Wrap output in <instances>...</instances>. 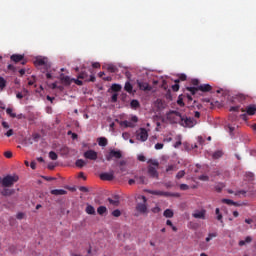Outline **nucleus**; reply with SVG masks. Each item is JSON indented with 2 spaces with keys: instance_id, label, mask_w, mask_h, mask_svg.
<instances>
[{
  "instance_id": "40",
  "label": "nucleus",
  "mask_w": 256,
  "mask_h": 256,
  "mask_svg": "<svg viewBox=\"0 0 256 256\" xmlns=\"http://www.w3.org/2000/svg\"><path fill=\"white\" fill-rule=\"evenodd\" d=\"M40 138H41V135H39V134H34V135L32 136V140H33L35 143H37V141H39Z\"/></svg>"
},
{
  "instance_id": "24",
  "label": "nucleus",
  "mask_w": 256,
  "mask_h": 256,
  "mask_svg": "<svg viewBox=\"0 0 256 256\" xmlns=\"http://www.w3.org/2000/svg\"><path fill=\"white\" fill-rule=\"evenodd\" d=\"M111 152H112V157H115V159H121V157H123V155L121 154V151L111 150Z\"/></svg>"
},
{
  "instance_id": "3",
  "label": "nucleus",
  "mask_w": 256,
  "mask_h": 256,
  "mask_svg": "<svg viewBox=\"0 0 256 256\" xmlns=\"http://www.w3.org/2000/svg\"><path fill=\"white\" fill-rule=\"evenodd\" d=\"M17 181H19V176L7 175L2 179V187H13Z\"/></svg>"
},
{
  "instance_id": "16",
  "label": "nucleus",
  "mask_w": 256,
  "mask_h": 256,
  "mask_svg": "<svg viewBox=\"0 0 256 256\" xmlns=\"http://www.w3.org/2000/svg\"><path fill=\"white\" fill-rule=\"evenodd\" d=\"M52 195H67V191L63 189H55L51 191Z\"/></svg>"
},
{
  "instance_id": "17",
  "label": "nucleus",
  "mask_w": 256,
  "mask_h": 256,
  "mask_svg": "<svg viewBox=\"0 0 256 256\" xmlns=\"http://www.w3.org/2000/svg\"><path fill=\"white\" fill-rule=\"evenodd\" d=\"M85 211L88 215H95V207H93L89 204L87 205Z\"/></svg>"
},
{
  "instance_id": "32",
  "label": "nucleus",
  "mask_w": 256,
  "mask_h": 256,
  "mask_svg": "<svg viewBox=\"0 0 256 256\" xmlns=\"http://www.w3.org/2000/svg\"><path fill=\"white\" fill-rule=\"evenodd\" d=\"M217 237V233L214 232V233H209L208 234V237H206V242L209 243V241H211V239Z\"/></svg>"
},
{
  "instance_id": "44",
  "label": "nucleus",
  "mask_w": 256,
  "mask_h": 256,
  "mask_svg": "<svg viewBox=\"0 0 256 256\" xmlns=\"http://www.w3.org/2000/svg\"><path fill=\"white\" fill-rule=\"evenodd\" d=\"M223 187H225V185L220 184L216 186V191H218V193H221V191L223 190Z\"/></svg>"
},
{
  "instance_id": "51",
  "label": "nucleus",
  "mask_w": 256,
  "mask_h": 256,
  "mask_svg": "<svg viewBox=\"0 0 256 256\" xmlns=\"http://www.w3.org/2000/svg\"><path fill=\"white\" fill-rule=\"evenodd\" d=\"M72 81H74V83H76V85H83V81H81V80H79V79H74V78H73Z\"/></svg>"
},
{
  "instance_id": "7",
  "label": "nucleus",
  "mask_w": 256,
  "mask_h": 256,
  "mask_svg": "<svg viewBox=\"0 0 256 256\" xmlns=\"http://www.w3.org/2000/svg\"><path fill=\"white\" fill-rule=\"evenodd\" d=\"M84 157L90 161H97V152H95V150H87L84 153Z\"/></svg>"
},
{
  "instance_id": "59",
  "label": "nucleus",
  "mask_w": 256,
  "mask_h": 256,
  "mask_svg": "<svg viewBox=\"0 0 256 256\" xmlns=\"http://www.w3.org/2000/svg\"><path fill=\"white\" fill-rule=\"evenodd\" d=\"M173 91H179V84H175L172 86Z\"/></svg>"
},
{
  "instance_id": "60",
  "label": "nucleus",
  "mask_w": 256,
  "mask_h": 256,
  "mask_svg": "<svg viewBox=\"0 0 256 256\" xmlns=\"http://www.w3.org/2000/svg\"><path fill=\"white\" fill-rule=\"evenodd\" d=\"M123 139L127 140L129 139V133L125 132L122 134Z\"/></svg>"
},
{
  "instance_id": "63",
  "label": "nucleus",
  "mask_w": 256,
  "mask_h": 256,
  "mask_svg": "<svg viewBox=\"0 0 256 256\" xmlns=\"http://www.w3.org/2000/svg\"><path fill=\"white\" fill-rule=\"evenodd\" d=\"M126 127L133 128V127H135V123H133V122H129V121H128V124H127V126H126Z\"/></svg>"
},
{
  "instance_id": "4",
  "label": "nucleus",
  "mask_w": 256,
  "mask_h": 256,
  "mask_svg": "<svg viewBox=\"0 0 256 256\" xmlns=\"http://www.w3.org/2000/svg\"><path fill=\"white\" fill-rule=\"evenodd\" d=\"M187 91H190L192 95H195L196 91H203L204 93H207L208 91H211V85L203 84L198 87H187Z\"/></svg>"
},
{
  "instance_id": "36",
  "label": "nucleus",
  "mask_w": 256,
  "mask_h": 256,
  "mask_svg": "<svg viewBox=\"0 0 256 256\" xmlns=\"http://www.w3.org/2000/svg\"><path fill=\"white\" fill-rule=\"evenodd\" d=\"M183 177H185V172L184 170H181L177 173L176 179H183Z\"/></svg>"
},
{
  "instance_id": "33",
  "label": "nucleus",
  "mask_w": 256,
  "mask_h": 256,
  "mask_svg": "<svg viewBox=\"0 0 256 256\" xmlns=\"http://www.w3.org/2000/svg\"><path fill=\"white\" fill-rule=\"evenodd\" d=\"M49 157H50V159H52V161H57V159H58L57 153H55L53 151L49 152Z\"/></svg>"
},
{
  "instance_id": "47",
  "label": "nucleus",
  "mask_w": 256,
  "mask_h": 256,
  "mask_svg": "<svg viewBox=\"0 0 256 256\" xmlns=\"http://www.w3.org/2000/svg\"><path fill=\"white\" fill-rule=\"evenodd\" d=\"M180 189H181L182 191H187V189H189V186H188L187 184H181V185H180Z\"/></svg>"
},
{
  "instance_id": "10",
  "label": "nucleus",
  "mask_w": 256,
  "mask_h": 256,
  "mask_svg": "<svg viewBox=\"0 0 256 256\" xmlns=\"http://www.w3.org/2000/svg\"><path fill=\"white\" fill-rule=\"evenodd\" d=\"M205 210H196L193 212L192 217H194V219H205Z\"/></svg>"
},
{
  "instance_id": "38",
  "label": "nucleus",
  "mask_w": 256,
  "mask_h": 256,
  "mask_svg": "<svg viewBox=\"0 0 256 256\" xmlns=\"http://www.w3.org/2000/svg\"><path fill=\"white\" fill-rule=\"evenodd\" d=\"M136 181L140 184L145 183V176L136 177Z\"/></svg>"
},
{
  "instance_id": "39",
  "label": "nucleus",
  "mask_w": 256,
  "mask_h": 256,
  "mask_svg": "<svg viewBox=\"0 0 256 256\" xmlns=\"http://www.w3.org/2000/svg\"><path fill=\"white\" fill-rule=\"evenodd\" d=\"M178 141L174 144L175 149L179 148L181 145V136H177Z\"/></svg>"
},
{
  "instance_id": "26",
  "label": "nucleus",
  "mask_w": 256,
  "mask_h": 256,
  "mask_svg": "<svg viewBox=\"0 0 256 256\" xmlns=\"http://www.w3.org/2000/svg\"><path fill=\"white\" fill-rule=\"evenodd\" d=\"M164 217H167L168 219H171V217H173V210L171 209H166L164 211Z\"/></svg>"
},
{
  "instance_id": "25",
  "label": "nucleus",
  "mask_w": 256,
  "mask_h": 256,
  "mask_svg": "<svg viewBox=\"0 0 256 256\" xmlns=\"http://www.w3.org/2000/svg\"><path fill=\"white\" fill-rule=\"evenodd\" d=\"M256 106L252 105L247 108L248 115H255Z\"/></svg>"
},
{
  "instance_id": "35",
  "label": "nucleus",
  "mask_w": 256,
  "mask_h": 256,
  "mask_svg": "<svg viewBox=\"0 0 256 256\" xmlns=\"http://www.w3.org/2000/svg\"><path fill=\"white\" fill-rule=\"evenodd\" d=\"M112 91H120L122 89L121 85L119 84H113L111 87Z\"/></svg>"
},
{
  "instance_id": "11",
  "label": "nucleus",
  "mask_w": 256,
  "mask_h": 256,
  "mask_svg": "<svg viewBox=\"0 0 256 256\" xmlns=\"http://www.w3.org/2000/svg\"><path fill=\"white\" fill-rule=\"evenodd\" d=\"M148 175H150V177H153L154 179H157V177H159V173H157V168L149 166Z\"/></svg>"
},
{
  "instance_id": "15",
  "label": "nucleus",
  "mask_w": 256,
  "mask_h": 256,
  "mask_svg": "<svg viewBox=\"0 0 256 256\" xmlns=\"http://www.w3.org/2000/svg\"><path fill=\"white\" fill-rule=\"evenodd\" d=\"M107 144H108L107 138L105 137L98 138V145L100 147H107Z\"/></svg>"
},
{
  "instance_id": "5",
  "label": "nucleus",
  "mask_w": 256,
  "mask_h": 256,
  "mask_svg": "<svg viewBox=\"0 0 256 256\" xmlns=\"http://www.w3.org/2000/svg\"><path fill=\"white\" fill-rule=\"evenodd\" d=\"M137 139L138 141L145 142L147 139H149V134L147 133V130L145 128H140L137 131Z\"/></svg>"
},
{
  "instance_id": "20",
  "label": "nucleus",
  "mask_w": 256,
  "mask_h": 256,
  "mask_svg": "<svg viewBox=\"0 0 256 256\" xmlns=\"http://www.w3.org/2000/svg\"><path fill=\"white\" fill-rule=\"evenodd\" d=\"M124 89L127 91V93H133V85H131L130 82H126Z\"/></svg>"
},
{
  "instance_id": "13",
  "label": "nucleus",
  "mask_w": 256,
  "mask_h": 256,
  "mask_svg": "<svg viewBox=\"0 0 256 256\" xmlns=\"http://www.w3.org/2000/svg\"><path fill=\"white\" fill-rule=\"evenodd\" d=\"M149 193L151 195H164V197H172L173 194L169 193V192H162V191H153V190H150Z\"/></svg>"
},
{
  "instance_id": "34",
  "label": "nucleus",
  "mask_w": 256,
  "mask_h": 256,
  "mask_svg": "<svg viewBox=\"0 0 256 256\" xmlns=\"http://www.w3.org/2000/svg\"><path fill=\"white\" fill-rule=\"evenodd\" d=\"M222 203H226V205H237V203L231 199H222Z\"/></svg>"
},
{
  "instance_id": "56",
  "label": "nucleus",
  "mask_w": 256,
  "mask_h": 256,
  "mask_svg": "<svg viewBox=\"0 0 256 256\" xmlns=\"http://www.w3.org/2000/svg\"><path fill=\"white\" fill-rule=\"evenodd\" d=\"M131 121L132 123H137V121H139V118H137V116H132Z\"/></svg>"
},
{
  "instance_id": "49",
  "label": "nucleus",
  "mask_w": 256,
  "mask_h": 256,
  "mask_svg": "<svg viewBox=\"0 0 256 256\" xmlns=\"http://www.w3.org/2000/svg\"><path fill=\"white\" fill-rule=\"evenodd\" d=\"M79 191H82L83 193H87V192H89V188L84 187V186H81V187L79 188Z\"/></svg>"
},
{
  "instance_id": "22",
  "label": "nucleus",
  "mask_w": 256,
  "mask_h": 256,
  "mask_svg": "<svg viewBox=\"0 0 256 256\" xmlns=\"http://www.w3.org/2000/svg\"><path fill=\"white\" fill-rule=\"evenodd\" d=\"M76 167H85V165H87V162H85V160L83 159H78L75 163Z\"/></svg>"
},
{
  "instance_id": "18",
  "label": "nucleus",
  "mask_w": 256,
  "mask_h": 256,
  "mask_svg": "<svg viewBox=\"0 0 256 256\" xmlns=\"http://www.w3.org/2000/svg\"><path fill=\"white\" fill-rule=\"evenodd\" d=\"M221 157H223V151L221 150H217L212 154L213 159H221Z\"/></svg>"
},
{
  "instance_id": "21",
  "label": "nucleus",
  "mask_w": 256,
  "mask_h": 256,
  "mask_svg": "<svg viewBox=\"0 0 256 256\" xmlns=\"http://www.w3.org/2000/svg\"><path fill=\"white\" fill-rule=\"evenodd\" d=\"M78 79H84V81H89V75L87 74V72H81L78 75Z\"/></svg>"
},
{
  "instance_id": "58",
  "label": "nucleus",
  "mask_w": 256,
  "mask_h": 256,
  "mask_svg": "<svg viewBox=\"0 0 256 256\" xmlns=\"http://www.w3.org/2000/svg\"><path fill=\"white\" fill-rule=\"evenodd\" d=\"M16 97H17V99H23L24 95H23V93L18 92V93L16 94Z\"/></svg>"
},
{
  "instance_id": "37",
  "label": "nucleus",
  "mask_w": 256,
  "mask_h": 256,
  "mask_svg": "<svg viewBox=\"0 0 256 256\" xmlns=\"http://www.w3.org/2000/svg\"><path fill=\"white\" fill-rule=\"evenodd\" d=\"M113 217H121V210L116 209L112 212Z\"/></svg>"
},
{
  "instance_id": "43",
  "label": "nucleus",
  "mask_w": 256,
  "mask_h": 256,
  "mask_svg": "<svg viewBox=\"0 0 256 256\" xmlns=\"http://www.w3.org/2000/svg\"><path fill=\"white\" fill-rule=\"evenodd\" d=\"M246 193H247V191H245V190H239V191L235 192V195L237 197L239 195H246Z\"/></svg>"
},
{
  "instance_id": "12",
  "label": "nucleus",
  "mask_w": 256,
  "mask_h": 256,
  "mask_svg": "<svg viewBox=\"0 0 256 256\" xmlns=\"http://www.w3.org/2000/svg\"><path fill=\"white\" fill-rule=\"evenodd\" d=\"M0 193L3 197H11V195L15 194V189L4 188Z\"/></svg>"
},
{
  "instance_id": "23",
  "label": "nucleus",
  "mask_w": 256,
  "mask_h": 256,
  "mask_svg": "<svg viewBox=\"0 0 256 256\" xmlns=\"http://www.w3.org/2000/svg\"><path fill=\"white\" fill-rule=\"evenodd\" d=\"M130 107L132 109H139V107H140L139 101L138 100H132L131 103H130Z\"/></svg>"
},
{
  "instance_id": "52",
  "label": "nucleus",
  "mask_w": 256,
  "mask_h": 256,
  "mask_svg": "<svg viewBox=\"0 0 256 256\" xmlns=\"http://www.w3.org/2000/svg\"><path fill=\"white\" fill-rule=\"evenodd\" d=\"M155 149H157V150L163 149V144L162 143L155 144Z\"/></svg>"
},
{
  "instance_id": "31",
  "label": "nucleus",
  "mask_w": 256,
  "mask_h": 256,
  "mask_svg": "<svg viewBox=\"0 0 256 256\" xmlns=\"http://www.w3.org/2000/svg\"><path fill=\"white\" fill-rule=\"evenodd\" d=\"M6 85H7V82L5 81V78L0 76V89L1 90L5 89Z\"/></svg>"
},
{
  "instance_id": "8",
  "label": "nucleus",
  "mask_w": 256,
  "mask_h": 256,
  "mask_svg": "<svg viewBox=\"0 0 256 256\" xmlns=\"http://www.w3.org/2000/svg\"><path fill=\"white\" fill-rule=\"evenodd\" d=\"M136 83L141 91H151L152 89V87L147 82L137 80Z\"/></svg>"
},
{
  "instance_id": "50",
  "label": "nucleus",
  "mask_w": 256,
  "mask_h": 256,
  "mask_svg": "<svg viewBox=\"0 0 256 256\" xmlns=\"http://www.w3.org/2000/svg\"><path fill=\"white\" fill-rule=\"evenodd\" d=\"M166 171H167V173H169V171H175V166H173V165L168 166L166 168Z\"/></svg>"
},
{
  "instance_id": "46",
  "label": "nucleus",
  "mask_w": 256,
  "mask_h": 256,
  "mask_svg": "<svg viewBox=\"0 0 256 256\" xmlns=\"http://www.w3.org/2000/svg\"><path fill=\"white\" fill-rule=\"evenodd\" d=\"M117 97H118V94L117 93H114L111 97L112 99V103H117Z\"/></svg>"
},
{
  "instance_id": "14",
  "label": "nucleus",
  "mask_w": 256,
  "mask_h": 256,
  "mask_svg": "<svg viewBox=\"0 0 256 256\" xmlns=\"http://www.w3.org/2000/svg\"><path fill=\"white\" fill-rule=\"evenodd\" d=\"M11 60L14 61V63H19V61H23V55L13 54Z\"/></svg>"
},
{
  "instance_id": "1",
  "label": "nucleus",
  "mask_w": 256,
  "mask_h": 256,
  "mask_svg": "<svg viewBox=\"0 0 256 256\" xmlns=\"http://www.w3.org/2000/svg\"><path fill=\"white\" fill-rule=\"evenodd\" d=\"M167 119L170 123H179L182 127H195L197 125V120L191 117H185L181 115L178 111H170L167 114Z\"/></svg>"
},
{
  "instance_id": "41",
  "label": "nucleus",
  "mask_w": 256,
  "mask_h": 256,
  "mask_svg": "<svg viewBox=\"0 0 256 256\" xmlns=\"http://www.w3.org/2000/svg\"><path fill=\"white\" fill-rule=\"evenodd\" d=\"M4 156L7 158V159H11V157H13V153L11 151H6L4 153Z\"/></svg>"
},
{
  "instance_id": "42",
  "label": "nucleus",
  "mask_w": 256,
  "mask_h": 256,
  "mask_svg": "<svg viewBox=\"0 0 256 256\" xmlns=\"http://www.w3.org/2000/svg\"><path fill=\"white\" fill-rule=\"evenodd\" d=\"M199 180H200V181H209V176H207V175H201V176H199Z\"/></svg>"
},
{
  "instance_id": "57",
  "label": "nucleus",
  "mask_w": 256,
  "mask_h": 256,
  "mask_svg": "<svg viewBox=\"0 0 256 256\" xmlns=\"http://www.w3.org/2000/svg\"><path fill=\"white\" fill-rule=\"evenodd\" d=\"M31 169H36L37 163L35 161H32L30 164Z\"/></svg>"
},
{
  "instance_id": "61",
  "label": "nucleus",
  "mask_w": 256,
  "mask_h": 256,
  "mask_svg": "<svg viewBox=\"0 0 256 256\" xmlns=\"http://www.w3.org/2000/svg\"><path fill=\"white\" fill-rule=\"evenodd\" d=\"M244 241H245V243H251V241H253V239L250 236H248V237H246V239Z\"/></svg>"
},
{
  "instance_id": "62",
  "label": "nucleus",
  "mask_w": 256,
  "mask_h": 256,
  "mask_svg": "<svg viewBox=\"0 0 256 256\" xmlns=\"http://www.w3.org/2000/svg\"><path fill=\"white\" fill-rule=\"evenodd\" d=\"M2 127H4V129H9V124L7 122H2Z\"/></svg>"
},
{
  "instance_id": "9",
  "label": "nucleus",
  "mask_w": 256,
  "mask_h": 256,
  "mask_svg": "<svg viewBox=\"0 0 256 256\" xmlns=\"http://www.w3.org/2000/svg\"><path fill=\"white\" fill-rule=\"evenodd\" d=\"M60 81L64 85H71V83H73V78H71L69 76H65V74L62 73V74H60Z\"/></svg>"
},
{
  "instance_id": "54",
  "label": "nucleus",
  "mask_w": 256,
  "mask_h": 256,
  "mask_svg": "<svg viewBox=\"0 0 256 256\" xmlns=\"http://www.w3.org/2000/svg\"><path fill=\"white\" fill-rule=\"evenodd\" d=\"M119 123H120V126H121V127H127V125H128V121H127V120L121 121V122H119Z\"/></svg>"
},
{
  "instance_id": "2",
  "label": "nucleus",
  "mask_w": 256,
  "mask_h": 256,
  "mask_svg": "<svg viewBox=\"0 0 256 256\" xmlns=\"http://www.w3.org/2000/svg\"><path fill=\"white\" fill-rule=\"evenodd\" d=\"M138 199L142 202H138L136 205V211L141 213V215H147L149 209L147 208V198L145 196H138Z\"/></svg>"
},
{
  "instance_id": "27",
  "label": "nucleus",
  "mask_w": 256,
  "mask_h": 256,
  "mask_svg": "<svg viewBox=\"0 0 256 256\" xmlns=\"http://www.w3.org/2000/svg\"><path fill=\"white\" fill-rule=\"evenodd\" d=\"M36 65H47V58H38L36 60Z\"/></svg>"
},
{
  "instance_id": "19",
  "label": "nucleus",
  "mask_w": 256,
  "mask_h": 256,
  "mask_svg": "<svg viewBox=\"0 0 256 256\" xmlns=\"http://www.w3.org/2000/svg\"><path fill=\"white\" fill-rule=\"evenodd\" d=\"M97 213H98V215H105V213H107V207L99 206L97 208Z\"/></svg>"
},
{
  "instance_id": "29",
  "label": "nucleus",
  "mask_w": 256,
  "mask_h": 256,
  "mask_svg": "<svg viewBox=\"0 0 256 256\" xmlns=\"http://www.w3.org/2000/svg\"><path fill=\"white\" fill-rule=\"evenodd\" d=\"M6 113L7 115H9L10 117H12L13 119H15V117H17V114L13 112L12 108H7L6 109Z\"/></svg>"
},
{
  "instance_id": "55",
  "label": "nucleus",
  "mask_w": 256,
  "mask_h": 256,
  "mask_svg": "<svg viewBox=\"0 0 256 256\" xmlns=\"http://www.w3.org/2000/svg\"><path fill=\"white\" fill-rule=\"evenodd\" d=\"M106 159L108 161H111V159H113V155H112V152L110 151L109 154L106 156Z\"/></svg>"
},
{
  "instance_id": "48",
  "label": "nucleus",
  "mask_w": 256,
  "mask_h": 256,
  "mask_svg": "<svg viewBox=\"0 0 256 256\" xmlns=\"http://www.w3.org/2000/svg\"><path fill=\"white\" fill-rule=\"evenodd\" d=\"M151 165L154 167H159V162L157 160H150Z\"/></svg>"
},
{
  "instance_id": "30",
  "label": "nucleus",
  "mask_w": 256,
  "mask_h": 256,
  "mask_svg": "<svg viewBox=\"0 0 256 256\" xmlns=\"http://www.w3.org/2000/svg\"><path fill=\"white\" fill-rule=\"evenodd\" d=\"M108 202L110 203V205H113L114 207H118L119 206V199H111V198H108Z\"/></svg>"
},
{
  "instance_id": "45",
  "label": "nucleus",
  "mask_w": 256,
  "mask_h": 256,
  "mask_svg": "<svg viewBox=\"0 0 256 256\" xmlns=\"http://www.w3.org/2000/svg\"><path fill=\"white\" fill-rule=\"evenodd\" d=\"M33 138L31 137V138H28V139H26V141H25V144L26 145H33Z\"/></svg>"
},
{
  "instance_id": "28",
  "label": "nucleus",
  "mask_w": 256,
  "mask_h": 256,
  "mask_svg": "<svg viewBox=\"0 0 256 256\" xmlns=\"http://www.w3.org/2000/svg\"><path fill=\"white\" fill-rule=\"evenodd\" d=\"M106 69H107L108 71H110V73H115V72L117 71V67H115V65H113V64H108V65L106 66Z\"/></svg>"
},
{
  "instance_id": "53",
  "label": "nucleus",
  "mask_w": 256,
  "mask_h": 256,
  "mask_svg": "<svg viewBox=\"0 0 256 256\" xmlns=\"http://www.w3.org/2000/svg\"><path fill=\"white\" fill-rule=\"evenodd\" d=\"M6 137H11V135H13V129H10L8 130L6 133H5Z\"/></svg>"
},
{
  "instance_id": "6",
  "label": "nucleus",
  "mask_w": 256,
  "mask_h": 256,
  "mask_svg": "<svg viewBox=\"0 0 256 256\" xmlns=\"http://www.w3.org/2000/svg\"><path fill=\"white\" fill-rule=\"evenodd\" d=\"M114 175H115L114 171L105 172L100 174V179H102V181H113V179H115Z\"/></svg>"
},
{
  "instance_id": "64",
  "label": "nucleus",
  "mask_w": 256,
  "mask_h": 256,
  "mask_svg": "<svg viewBox=\"0 0 256 256\" xmlns=\"http://www.w3.org/2000/svg\"><path fill=\"white\" fill-rule=\"evenodd\" d=\"M5 110V103H3V101H0V111Z\"/></svg>"
}]
</instances>
